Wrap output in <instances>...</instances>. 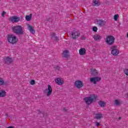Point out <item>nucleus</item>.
<instances>
[{
	"label": "nucleus",
	"mask_w": 128,
	"mask_h": 128,
	"mask_svg": "<svg viewBox=\"0 0 128 128\" xmlns=\"http://www.w3.org/2000/svg\"><path fill=\"white\" fill-rule=\"evenodd\" d=\"M102 78L100 76H96L90 78V82L96 84V82H100Z\"/></svg>",
	"instance_id": "obj_8"
},
{
	"label": "nucleus",
	"mask_w": 128,
	"mask_h": 128,
	"mask_svg": "<svg viewBox=\"0 0 128 128\" xmlns=\"http://www.w3.org/2000/svg\"><path fill=\"white\" fill-rule=\"evenodd\" d=\"M92 6H100V2L98 0H93Z\"/></svg>",
	"instance_id": "obj_17"
},
{
	"label": "nucleus",
	"mask_w": 128,
	"mask_h": 128,
	"mask_svg": "<svg viewBox=\"0 0 128 128\" xmlns=\"http://www.w3.org/2000/svg\"><path fill=\"white\" fill-rule=\"evenodd\" d=\"M7 40L10 44H16L18 40V38L12 34H8L7 37Z\"/></svg>",
	"instance_id": "obj_3"
},
{
	"label": "nucleus",
	"mask_w": 128,
	"mask_h": 128,
	"mask_svg": "<svg viewBox=\"0 0 128 128\" xmlns=\"http://www.w3.org/2000/svg\"><path fill=\"white\" fill-rule=\"evenodd\" d=\"M80 34L78 32H76V30H74L71 32L70 37L72 40H76L80 36Z\"/></svg>",
	"instance_id": "obj_7"
},
{
	"label": "nucleus",
	"mask_w": 128,
	"mask_h": 128,
	"mask_svg": "<svg viewBox=\"0 0 128 128\" xmlns=\"http://www.w3.org/2000/svg\"><path fill=\"white\" fill-rule=\"evenodd\" d=\"M46 90L47 92V96H51L52 94V86L50 84L48 85V88Z\"/></svg>",
	"instance_id": "obj_11"
},
{
	"label": "nucleus",
	"mask_w": 128,
	"mask_h": 128,
	"mask_svg": "<svg viewBox=\"0 0 128 128\" xmlns=\"http://www.w3.org/2000/svg\"><path fill=\"white\" fill-rule=\"evenodd\" d=\"M86 53V50L84 48H80L79 50V54L80 56H84Z\"/></svg>",
	"instance_id": "obj_16"
},
{
	"label": "nucleus",
	"mask_w": 128,
	"mask_h": 128,
	"mask_svg": "<svg viewBox=\"0 0 128 128\" xmlns=\"http://www.w3.org/2000/svg\"><path fill=\"white\" fill-rule=\"evenodd\" d=\"M4 60L6 64H12V62H14L12 58H10V57H6L4 58Z\"/></svg>",
	"instance_id": "obj_13"
},
{
	"label": "nucleus",
	"mask_w": 128,
	"mask_h": 128,
	"mask_svg": "<svg viewBox=\"0 0 128 128\" xmlns=\"http://www.w3.org/2000/svg\"><path fill=\"white\" fill-rule=\"evenodd\" d=\"M90 74L92 76H98V70H96L95 68H92L90 70Z\"/></svg>",
	"instance_id": "obj_19"
},
{
	"label": "nucleus",
	"mask_w": 128,
	"mask_h": 128,
	"mask_svg": "<svg viewBox=\"0 0 128 128\" xmlns=\"http://www.w3.org/2000/svg\"><path fill=\"white\" fill-rule=\"evenodd\" d=\"M96 98H98V96L92 94L89 97L84 98V100L86 104H92V102H96Z\"/></svg>",
	"instance_id": "obj_2"
},
{
	"label": "nucleus",
	"mask_w": 128,
	"mask_h": 128,
	"mask_svg": "<svg viewBox=\"0 0 128 128\" xmlns=\"http://www.w3.org/2000/svg\"><path fill=\"white\" fill-rule=\"evenodd\" d=\"M63 110L64 112H66V108H64Z\"/></svg>",
	"instance_id": "obj_33"
},
{
	"label": "nucleus",
	"mask_w": 128,
	"mask_h": 128,
	"mask_svg": "<svg viewBox=\"0 0 128 128\" xmlns=\"http://www.w3.org/2000/svg\"><path fill=\"white\" fill-rule=\"evenodd\" d=\"M92 30L93 32H98V27L94 26L92 28Z\"/></svg>",
	"instance_id": "obj_28"
},
{
	"label": "nucleus",
	"mask_w": 128,
	"mask_h": 128,
	"mask_svg": "<svg viewBox=\"0 0 128 128\" xmlns=\"http://www.w3.org/2000/svg\"><path fill=\"white\" fill-rule=\"evenodd\" d=\"M124 74H126V76H128V69H125L124 70Z\"/></svg>",
	"instance_id": "obj_30"
},
{
	"label": "nucleus",
	"mask_w": 128,
	"mask_h": 128,
	"mask_svg": "<svg viewBox=\"0 0 128 128\" xmlns=\"http://www.w3.org/2000/svg\"><path fill=\"white\" fill-rule=\"evenodd\" d=\"M119 119L120 120V118H119Z\"/></svg>",
	"instance_id": "obj_35"
},
{
	"label": "nucleus",
	"mask_w": 128,
	"mask_h": 128,
	"mask_svg": "<svg viewBox=\"0 0 128 128\" xmlns=\"http://www.w3.org/2000/svg\"><path fill=\"white\" fill-rule=\"evenodd\" d=\"M30 84L32 86H34V84H36V81L34 80H31L30 82Z\"/></svg>",
	"instance_id": "obj_29"
},
{
	"label": "nucleus",
	"mask_w": 128,
	"mask_h": 128,
	"mask_svg": "<svg viewBox=\"0 0 128 128\" xmlns=\"http://www.w3.org/2000/svg\"><path fill=\"white\" fill-rule=\"evenodd\" d=\"M55 82L56 84H59L60 86H62V84H64V80L60 78H57L55 79Z\"/></svg>",
	"instance_id": "obj_15"
},
{
	"label": "nucleus",
	"mask_w": 128,
	"mask_h": 128,
	"mask_svg": "<svg viewBox=\"0 0 128 128\" xmlns=\"http://www.w3.org/2000/svg\"><path fill=\"white\" fill-rule=\"evenodd\" d=\"M93 38L94 40H102V37H100V36L99 34H95Z\"/></svg>",
	"instance_id": "obj_22"
},
{
	"label": "nucleus",
	"mask_w": 128,
	"mask_h": 128,
	"mask_svg": "<svg viewBox=\"0 0 128 128\" xmlns=\"http://www.w3.org/2000/svg\"><path fill=\"white\" fill-rule=\"evenodd\" d=\"M12 0L14 1V0Z\"/></svg>",
	"instance_id": "obj_36"
},
{
	"label": "nucleus",
	"mask_w": 128,
	"mask_h": 128,
	"mask_svg": "<svg viewBox=\"0 0 128 128\" xmlns=\"http://www.w3.org/2000/svg\"><path fill=\"white\" fill-rule=\"evenodd\" d=\"M94 118L96 120H100L102 118V114H94Z\"/></svg>",
	"instance_id": "obj_21"
},
{
	"label": "nucleus",
	"mask_w": 128,
	"mask_h": 128,
	"mask_svg": "<svg viewBox=\"0 0 128 128\" xmlns=\"http://www.w3.org/2000/svg\"><path fill=\"white\" fill-rule=\"evenodd\" d=\"M9 20L12 22H18L20 20V18L18 16H13L9 18Z\"/></svg>",
	"instance_id": "obj_9"
},
{
	"label": "nucleus",
	"mask_w": 128,
	"mask_h": 128,
	"mask_svg": "<svg viewBox=\"0 0 128 128\" xmlns=\"http://www.w3.org/2000/svg\"><path fill=\"white\" fill-rule=\"evenodd\" d=\"M51 38H54V40L58 42L59 40L58 37L56 36V34L54 32H52L50 34Z\"/></svg>",
	"instance_id": "obj_18"
},
{
	"label": "nucleus",
	"mask_w": 128,
	"mask_h": 128,
	"mask_svg": "<svg viewBox=\"0 0 128 128\" xmlns=\"http://www.w3.org/2000/svg\"><path fill=\"white\" fill-rule=\"evenodd\" d=\"M94 24H97L98 26H106V22L102 19L96 18L94 20Z\"/></svg>",
	"instance_id": "obj_4"
},
{
	"label": "nucleus",
	"mask_w": 128,
	"mask_h": 128,
	"mask_svg": "<svg viewBox=\"0 0 128 128\" xmlns=\"http://www.w3.org/2000/svg\"><path fill=\"white\" fill-rule=\"evenodd\" d=\"M95 124L96 126H100V123H98V122H96Z\"/></svg>",
	"instance_id": "obj_31"
},
{
	"label": "nucleus",
	"mask_w": 128,
	"mask_h": 128,
	"mask_svg": "<svg viewBox=\"0 0 128 128\" xmlns=\"http://www.w3.org/2000/svg\"><path fill=\"white\" fill-rule=\"evenodd\" d=\"M62 56L63 58H70V54H69L68 50H64L62 54Z\"/></svg>",
	"instance_id": "obj_14"
},
{
	"label": "nucleus",
	"mask_w": 128,
	"mask_h": 128,
	"mask_svg": "<svg viewBox=\"0 0 128 128\" xmlns=\"http://www.w3.org/2000/svg\"><path fill=\"white\" fill-rule=\"evenodd\" d=\"M74 86L77 88H80L84 86V82L80 80H76L74 82Z\"/></svg>",
	"instance_id": "obj_10"
},
{
	"label": "nucleus",
	"mask_w": 128,
	"mask_h": 128,
	"mask_svg": "<svg viewBox=\"0 0 128 128\" xmlns=\"http://www.w3.org/2000/svg\"><path fill=\"white\" fill-rule=\"evenodd\" d=\"M6 14V12H4V11L2 12V16H4V14Z\"/></svg>",
	"instance_id": "obj_32"
},
{
	"label": "nucleus",
	"mask_w": 128,
	"mask_h": 128,
	"mask_svg": "<svg viewBox=\"0 0 128 128\" xmlns=\"http://www.w3.org/2000/svg\"><path fill=\"white\" fill-rule=\"evenodd\" d=\"M114 37L112 36H108L106 38V42L109 44L110 46H112V44H114L115 40Z\"/></svg>",
	"instance_id": "obj_5"
},
{
	"label": "nucleus",
	"mask_w": 128,
	"mask_h": 128,
	"mask_svg": "<svg viewBox=\"0 0 128 128\" xmlns=\"http://www.w3.org/2000/svg\"><path fill=\"white\" fill-rule=\"evenodd\" d=\"M27 26L28 28V30L31 34H36V30L34 29V26L30 24H28Z\"/></svg>",
	"instance_id": "obj_12"
},
{
	"label": "nucleus",
	"mask_w": 128,
	"mask_h": 128,
	"mask_svg": "<svg viewBox=\"0 0 128 128\" xmlns=\"http://www.w3.org/2000/svg\"><path fill=\"white\" fill-rule=\"evenodd\" d=\"M120 18V16L118 14H114V20H116V22L118 21V18Z\"/></svg>",
	"instance_id": "obj_26"
},
{
	"label": "nucleus",
	"mask_w": 128,
	"mask_h": 128,
	"mask_svg": "<svg viewBox=\"0 0 128 128\" xmlns=\"http://www.w3.org/2000/svg\"><path fill=\"white\" fill-rule=\"evenodd\" d=\"M4 83V79L2 78H0V86H2Z\"/></svg>",
	"instance_id": "obj_27"
},
{
	"label": "nucleus",
	"mask_w": 128,
	"mask_h": 128,
	"mask_svg": "<svg viewBox=\"0 0 128 128\" xmlns=\"http://www.w3.org/2000/svg\"><path fill=\"white\" fill-rule=\"evenodd\" d=\"M114 102V104H115V106H120V104H122V102L120 101V100H116Z\"/></svg>",
	"instance_id": "obj_25"
},
{
	"label": "nucleus",
	"mask_w": 128,
	"mask_h": 128,
	"mask_svg": "<svg viewBox=\"0 0 128 128\" xmlns=\"http://www.w3.org/2000/svg\"><path fill=\"white\" fill-rule=\"evenodd\" d=\"M32 14H30V15H27L26 16V20L27 22H30V20H32Z\"/></svg>",
	"instance_id": "obj_24"
},
{
	"label": "nucleus",
	"mask_w": 128,
	"mask_h": 128,
	"mask_svg": "<svg viewBox=\"0 0 128 128\" xmlns=\"http://www.w3.org/2000/svg\"><path fill=\"white\" fill-rule=\"evenodd\" d=\"M12 30L16 34H24V28L20 25H17L12 28Z\"/></svg>",
	"instance_id": "obj_1"
},
{
	"label": "nucleus",
	"mask_w": 128,
	"mask_h": 128,
	"mask_svg": "<svg viewBox=\"0 0 128 128\" xmlns=\"http://www.w3.org/2000/svg\"><path fill=\"white\" fill-rule=\"evenodd\" d=\"M127 38H128V33H127Z\"/></svg>",
	"instance_id": "obj_34"
},
{
	"label": "nucleus",
	"mask_w": 128,
	"mask_h": 128,
	"mask_svg": "<svg viewBox=\"0 0 128 128\" xmlns=\"http://www.w3.org/2000/svg\"><path fill=\"white\" fill-rule=\"evenodd\" d=\"M98 104H99V106H101V108H104V106H106V102H104V101H99L98 102Z\"/></svg>",
	"instance_id": "obj_23"
},
{
	"label": "nucleus",
	"mask_w": 128,
	"mask_h": 128,
	"mask_svg": "<svg viewBox=\"0 0 128 128\" xmlns=\"http://www.w3.org/2000/svg\"><path fill=\"white\" fill-rule=\"evenodd\" d=\"M6 94V92L4 90H0V98H4Z\"/></svg>",
	"instance_id": "obj_20"
},
{
	"label": "nucleus",
	"mask_w": 128,
	"mask_h": 128,
	"mask_svg": "<svg viewBox=\"0 0 128 128\" xmlns=\"http://www.w3.org/2000/svg\"><path fill=\"white\" fill-rule=\"evenodd\" d=\"M111 54L113 56H118L120 54V50L118 49V46H113L110 47Z\"/></svg>",
	"instance_id": "obj_6"
}]
</instances>
